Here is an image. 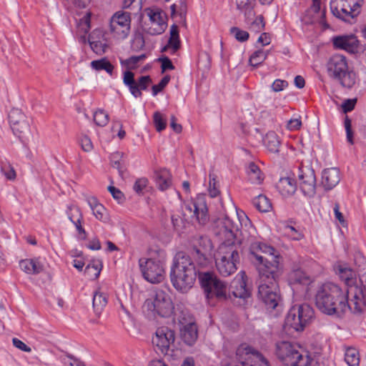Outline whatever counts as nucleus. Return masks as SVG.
Wrapping results in <instances>:
<instances>
[{
    "label": "nucleus",
    "instance_id": "1",
    "mask_svg": "<svg viewBox=\"0 0 366 366\" xmlns=\"http://www.w3.org/2000/svg\"><path fill=\"white\" fill-rule=\"evenodd\" d=\"M280 258L273 247L258 241L250 242L249 259L257 266L259 277L257 295L267 309H275L281 300L277 282L281 274Z\"/></svg>",
    "mask_w": 366,
    "mask_h": 366
},
{
    "label": "nucleus",
    "instance_id": "2",
    "mask_svg": "<svg viewBox=\"0 0 366 366\" xmlns=\"http://www.w3.org/2000/svg\"><path fill=\"white\" fill-rule=\"evenodd\" d=\"M349 290H344L339 285L327 282L323 284L315 295V305L322 313L341 318L347 310L354 314L352 298Z\"/></svg>",
    "mask_w": 366,
    "mask_h": 366
},
{
    "label": "nucleus",
    "instance_id": "3",
    "mask_svg": "<svg viewBox=\"0 0 366 366\" xmlns=\"http://www.w3.org/2000/svg\"><path fill=\"white\" fill-rule=\"evenodd\" d=\"M197 272L189 254L179 252L173 259L170 280L173 287L182 293L187 292L194 285Z\"/></svg>",
    "mask_w": 366,
    "mask_h": 366
},
{
    "label": "nucleus",
    "instance_id": "4",
    "mask_svg": "<svg viewBox=\"0 0 366 366\" xmlns=\"http://www.w3.org/2000/svg\"><path fill=\"white\" fill-rule=\"evenodd\" d=\"M214 259L219 273L228 277L237 270V264L240 262V246L228 239L219 246Z\"/></svg>",
    "mask_w": 366,
    "mask_h": 366
},
{
    "label": "nucleus",
    "instance_id": "5",
    "mask_svg": "<svg viewBox=\"0 0 366 366\" xmlns=\"http://www.w3.org/2000/svg\"><path fill=\"white\" fill-rule=\"evenodd\" d=\"M275 353L285 366H311L313 359L307 352L300 351L299 347L289 341L277 342Z\"/></svg>",
    "mask_w": 366,
    "mask_h": 366
},
{
    "label": "nucleus",
    "instance_id": "6",
    "mask_svg": "<svg viewBox=\"0 0 366 366\" xmlns=\"http://www.w3.org/2000/svg\"><path fill=\"white\" fill-rule=\"evenodd\" d=\"M330 76L337 80L342 86L351 89L355 84L356 75L349 70L346 57L341 54L332 56L327 64Z\"/></svg>",
    "mask_w": 366,
    "mask_h": 366
},
{
    "label": "nucleus",
    "instance_id": "7",
    "mask_svg": "<svg viewBox=\"0 0 366 366\" xmlns=\"http://www.w3.org/2000/svg\"><path fill=\"white\" fill-rule=\"evenodd\" d=\"M315 318V311L308 304H301L292 306L285 318L287 327L297 332L303 331Z\"/></svg>",
    "mask_w": 366,
    "mask_h": 366
},
{
    "label": "nucleus",
    "instance_id": "8",
    "mask_svg": "<svg viewBox=\"0 0 366 366\" xmlns=\"http://www.w3.org/2000/svg\"><path fill=\"white\" fill-rule=\"evenodd\" d=\"M198 278L207 299L213 297L219 300L227 299V285L219 279L214 272H199Z\"/></svg>",
    "mask_w": 366,
    "mask_h": 366
},
{
    "label": "nucleus",
    "instance_id": "9",
    "mask_svg": "<svg viewBox=\"0 0 366 366\" xmlns=\"http://www.w3.org/2000/svg\"><path fill=\"white\" fill-rule=\"evenodd\" d=\"M364 0H331V12L337 19L350 22L361 11Z\"/></svg>",
    "mask_w": 366,
    "mask_h": 366
},
{
    "label": "nucleus",
    "instance_id": "10",
    "mask_svg": "<svg viewBox=\"0 0 366 366\" xmlns=\"http://www.w3.org/2000/svg\"><path fill=\"white\" fill-rule=\"evenodd\" d=\"M184 219L196 220L199 224L204 225L209 221L208 208L205 194H199L190 202H185L183 207Z\"/></svg>",
    "mask_w": 366,
    "mask_h": 366
},
{
    "label": "nucleus",
    "instance_id": "11",
    "mask_svg": "<svg viewBox=\"0 0 366 366\" xmlns=\"http://www.w3.org/2000/svg\"><path fill=\"white\" fill-rule=\"evenodd\" d=\"M144 307L147 310L160 317L170 316L174 310V305L170 296L163 290H157L153 297L144 302Z\"/></svg>",
    "mask_w": 366,
    "mask_h": 366
},
{
    "label": "nucleus",
    "instance_id": "12",
    "mask_svg": "<svg viewBox=\"0 0 366 366\" xmlns=\"http://www.w3.org/2000/svg\"><path fill=\"white\" fill-rule=\"evenodd\" d=\"M355 315L362 314L366 309V271L359 274L356 283L350 288Z\"/></svg>",
    "mask_w": 366,
    "mask_h": 366
},
{
    "label": "nucleus",
    "instance_id": "13",
    "mask_svg": "<svg viewBox=\"0 0 366 366\" xmlns=\"http://www.w3.org/2000/svg\"><path fill=\"white\" fill-rule=\"evenodd\" d=\"M131 29V14L124 11L113 14L109 22V30L114 37L125 39Z\"/></svg>",
    "mask_w": 366,
    "mask_h": 366
},
{
    "label": "nucleus",
    "instance_id": "14",
    "mask_svg": "<svg viewBox=\"0 0 366 366\" xmlns=\"http://www.w3.org/2000/svg\"><path fill=\"white\" fill-rule=\"evenodd\" d=\"M139 267L144 278L151 283H159L164 279V263L154 259L139 261Z\"/></svg>",
    "mask_w": 366,
    "mask_h": 366
},
{
    "label": "nucleus",
    "instance_id": "15",
    "mask_svg": "<svg viewBox=\"0 0 366 366\" xmlns=\"http://www.w3.org/2000/svg\"><path fill=\"white\" fill-rule=\"evenodd\" d=\"M175 341V332L168 327H158L155 336L152 337V344L157 353L167 355Z\"/></svg>",
    "mask_w": 366,
    "mask_h": 366
},
{
    "label": "nucleus",
    "instance_id": "16",
    "mask_svg": "<svg viewBox=\"0 0 366 366\" xmlns=\"http://www.w3.org/2000/svg\"><path fill=\"white\" fill-rule=\"evenodd\" d=\"M8 118L14 134L19 138L25 137L30 132L29 119L21 109H12L9 113Z\"/></svg>",
    "mask_w": 366,
    "mask_h": 366
},
{
    "label": "nucleus",
    "instance_id": "17",
    "mask_svg": "<svg viewBox=\"0 0 366 366\" xmlns=\"http://www.w3.org/2000/svg\"><path fill=\"white\" fill-rule=\"evenodd\" d=\"M123 83L126 85L132 95L135 98L142 96V90H147L152 83L149 76H141L137 80L134 79V74L131 71L124 72Z\"/></svg>",
    "mask_w": 366,
    "mask_h": 366
},
{
    "label": "nucleus",
    "instance_id": "18",
    "mask_svg": "<svg viewBox=\"0 0 366 366\" xmlns=\"http://www.w3.org/2000/svg\"><path fill=\"white\" fill-rule=\"evenodd\" d=\"M212 244L206 237H200L198 245L193 247L192 255L200 267H206L211 262Z\"/></svg>",
    "mask_w": 366,
    "mask_h": 366
},
{
    "label": "nucleus",
    "instance_id": "19",
    "mask_svg": "<svg viewBox=\"0 0 366 366\" xmlns=\"http://www.w3.org/2000/svg\"><path fill=\"white\" fill-rule=\"evenodd\" d=\"M298 177L302 193L309 197H313L316 193V177L314 169L302 167L299 169Z\"/></svg>",
    "mask_w": 366,
    "mask_h": 366
},
{
    "label": "nucleus",
    "instance_id": "20",
    "mask_svg": "<svg viewBox=\"0 0 366 366\" xmlns=\"http://www.w3.org/2000/svg\"><path fill=\"white\" fill-rule=\"evenodd\" d=\"M325 10L321 9L320 0H312V4L308 8L301 18L305 24H313L318 23L325 28H329L325 22Z\"/></svg>",
    "mask_w": 366,
    "mask_h": 366
},
{
    "label": "nucleus",
    "instance_id": "21",
    "mask_svg": "<svg viewBox=\"0 0 366 366\" xmlns=\"http://www.w3.org/2000/svg\"><path fill=\"white\" fill-rule=\"evenodd\" d=\"M333 46L337 49L347 51L351 54L358 52L359 41L355 35H342L332 38Z\"/></svg>",
    "mask_w": 366,
    "mask_h": 366
},
{
    "label": "nucleus",
    "instance_id": "22",
    "mask_svg": "<svg viewBox=\"0 0 366 366\" xmlns=\"http://www.w3.org/2000/svg\"><path fill=\"white\" fill-rule=\"evenodd\" d=\"M259 353V351L244 343L237 348L236 359L242 366H250Z\"/></svg>",
    "mask_w": 366,
    "mask_h": 366
},
{
    "label": "nucleus",
    "instance_id": "23",
    "mask_svg": "<svg viewBox=\"0 0 366 366\" xmlns=\"http://www.w3.org/2000/svg\"><path fill=\"white\" fill-rule=\"evenodd\" d=\"M230 293H232L234 297L242 300L244 302L247 301V299L250 297V292L247 287L246 280L243 276L240 277H236L232 280L228 294L229 297H230Z\"/></svg>",
    "mask_w": 366,
    "mask_h": 366
},
{
    "label": "nucleus",
    "instance_id": "24",
    "mask_svg": "<svg viewBox=\"0 0 366 366\" xmlns=\"http://www.w3.org/2000/svg\"><path fill=\"white\" fill-rule=\"evenodd\" d=\"M334 270L347 286L345 290H349L357 282L356 274L351 268L346 264H337L334 266Z\"/></svg>",
    "mask_w": 366,
    "mask_h": 366
},
{
    "label": "nucleus",
    "instance_id": "25",
    "mask_svg": "<svg viewBox=\"0 0 366 366\" xmlns=\"http://www.w3.org/2000/svg\"><path fill=\"white\" fill-rule=\"evenodd\" d=\"M340 181V172L337 168L325 169L322 173V184L325 190L334 188Z\"/></svg>",
    "mask_w": 366,
    "mask_h": 366
},
{
    "label": "nucleus",
    "instance_id": "26",
    "mask_svg": "<svg viewBox=\"0 0 366 366\" xmlns=\"http://www.w3.org/2000/svg\"><path fill=\"white\" fill-rule=\"evenodd\" d=\"M182 340L188 345L195 343L198 337V328L194 322H189L180 330Z\"/></svg>",
    "mask_w": 366,
    "mask_h": 366
},
{
    "label": "nucleus",
    "instance_id": "27",
    "mask_svg": "<svg viewBox=\"0 0 366 366\" xmlns=\"http://www.w3.org/2000/svg\"><path fill=\"white\" fill-rule=\"evenodd\" d=\"M86 202L92 210L93 214L95 217L103 222H107L109 221V215L107 209L103 204H100L95 197H89L86 198Z\"/></svg>",
    "mask_w": 366,
    "mask_h": 366
},
{
    "label": "nucleus",
    "instance_id": "28",
    "mask_svg": "<svg viewBox=\"0 0 366 366\" xmlns=\"http://www.w3.org/2000/svg\"><path fill=\"white\" fill-rule=\"evenodd\" d=\"M154 179L157 187L161 191H165L172 185V175L167 169L156 171Z\"/></svg>",
    "mask_w": 366,
    "mask_h": 366
},
{
    "label": "nucleus",
    "instance_id": "29",
    "mask_svg": "<svg viewBox=\"0 0 366 366\" xmlns=\"http://www.w3.org/2000/svg\"><path fill=\"white\" fill-rule=\"evenodd\" d=\"M246 173L248 181L252 184H260L264 180V174L254 162L248 163L246 167Z\"/></svg>",
    "mask_w": 366,
    "mask_h": 366
},
{
    "label": "nucleus",
    "instance_id": "30",
    "mask_svg": "<svg viewBox=\"0 0 366 366\" xmlns=\"http://www.w3.org/2000/svg\"><path fill=\"white\" fill-rule=\"evenodd\" d=\"M276 187L282 195L285 197L295 194L297 189L295 179L290 177L280 178Z\"/></svg>",
    "mask_w": 366,
    "mask_h": 366
},
{
    "label": "nucleus",
    "instance_id": "31",
    "mask_svg": "<svg viewBox=\"0 0 366 366\" xmlns=\"http://www.w3.org/2000/svg\"><path fill=\"white\" fill-rule=\"evenodd\" d=\"M288 282L290 285H307L311 282L310 277L301 269L291 271L288 275Z\"/></svg>",
    "mask_w": 366,
    "mask_h": 366
},
{
    "label": "nucleus",
    "instance_id": "32",
    "mask_svg": "<svg viewBox=\"0 0 366 366\" xmlns=\"http://www.w3.org/2000/svg\"><path fill=\"white\" fill-rule=\"evenodd\" d=\"M265 147L272 153H278L281 144L280 140L277 134L274 132L267 133L263 139Z\"/></svg>",
    "mask_w": 366,
    "mask_h": 366
},
{
    "label": "nucleus",
    "instance_id": "33",
    "mask_svg": "<svg viewBox=\"0 0 366 366\" xmlns=\"http://www.w3.org/2000/svg\"><path fill=\"white\" fill-rule=\"evenodd\" d=\"M168 47H171L173 50V53L176 52L180 48V40L179 35L178 26L172 24L170 28V37L168 41V44L165 46L162 51L167 50Z\"/></svg>",
    "mask_w": 366,
    "mask_h": 366
},
{
    "label": "nucleus",
    "instance_id": "34",
    "mask_svg": "<svg viewBox=\"0 0 366 366\" xmlns=\"http://www.w3.org/2000/svg\"><path fill=\"white\" fill-rule=\"evenodd\" d=\"M92 304L94 312L99 315L107 304V295L102 292H96L93 296Z\"/></svg>",
    "mask_w": 366,
    "mask_h": 366
},
{
    "label": "nucleus",
    "instance_id": "35",
    "mask_svg": "<svg viewBox=\"0 0 366 366\" xmlns=\"http://www.w3.org/2000/svg\"><path fill=\"white\" fill-rule=\"evenodd\" d=\"M91 66L93 69L97 71L104 70L110 76H112L114 68L107 58L92 61L91 62Z\"/></svg>",
    "mask_w": 366,
    "mask_h": 366
},
{
    "label": "nucleus",
    "instance_id": "36",
    "mask_svg": "<svg viewBox=\"0 0 366 366\" xmlns=\"http://www.w3.org/2000/svg\"><path fill=\"white\" fill-rule=\"evenodd\" d=\"M253 205L260 212H267L272 208L270 200L264 195L259 194L252 201Z\"/></svg>",
    "mask_w": 366,
    "mask_h": 366
},
{
    "label": "nucleus",
    "instance_id": "37",
    "mask_svg": "<svg viewBox=\"0 0 366 366\" xmlns=\"http://www.w3.org/2000/svg\"><path fill=\"white\" fill-rule=\"evenodd\" d=\"M102 262L100 261H92L89 263L84 269V273L90 278L96 279L99 277L102 269Z\"/></svg>",
    "mask_w": 366,
    "mask_h": 366
},
{
    "label": "nucleus",
    "instance_id": "38",
    "mask_svg": "<svg viewBox=\"0 0 366 366\" xmlns=\"http://www.w3.org/2000/svg\"><path fill=\"white\" fill-rule=\"evenodd\" d=\"M1 172L9 180H14L16 174L12 165L7 160L0 162Z\"/></svg>",
    "mask_w": 366,
    "mask_h": 366
},
{
    "label": "nucleus",
    "instance_id": "39",
    "mask_svg": "<svg viewBox=\"0 0 366 366\" xmlns=\"http://www.w3.org/2000/svg\"><path fill=\"white\" fill-rule=\"evenodd\" d=\"M94 34H89L88 37V41L92 51L97 54H102L106 51V48L107 46L105 42H103L102 40H98L95 41Z\"/></svg>",
    "mask_w": 366,
    "mask_h": 366
},
{
    "label": "nucleus",
    "instance_id": "40",
    "mask_svg": "<svg viewBox=\"0 0 366 366\" xmlns=\"http://www.w3.org/2000/svg\"><path fill=\"white\" fill-rule=\"evenodd\" d=\"M267 54L268 51L262 49L254 51L249 59V64L254 67L258 66L267 59Z\"/></svg>",
    "mask_w": 366,
    "mask_h": 366
},
{
    "label": "nucleus",
    "instance_id": "41",
    "mask_svg": "<svg viewBox=\"0 0 366 366\" xmlns=\"http://www.w3.org/2000/svg\"><path fill=\"white\" fill-rule=\"evenodd\" d=\"M345 360L349 366H358L360 362L358 351L355 348H348L345 352Z\"/></svg>",
    "mask_w": 366,
    "mask_h": 366
},
{
    "label": "nucleus",
    "instance_id": "42",
    "mask_svg": "<svg viewBox=\"0 0 366 366\" xmlns=\"http://www.w3.org/2000/svg\"><path fill=\"white\" fill-rule=\"evenodd\" d=\"M66 212L69 219L71 222L79 219H84L83 214L80 208L76 205H69Z\"/></svg>",
    "mask_w": 366,
    "mask_h": 366
},
{
    "label": "nucleus",
    "instance_id": "43",
    "mask_svg": "<svg viewBox=\"0 0 366 366\" xmlns=\"http://www.w3.org/2000/svg\"><path fill=\"white\" fill-rule=\"evenodd\" d=\"M167 27V23L150 22L149 27L146 28V32L150 35L155 36L162 34Z\"/></svg>",
    "mask_w": 366,
    "mask_h": 366
},
{
    "label": "nucleus",
    "instance_id": "44",
    "mask_svg": "<svg viewBox=\"0 0 366 366\" xmlns=\"http://www.w3.org/2000/svg\"><path fill=\"white\" fill-rule=\"evenodd\" d=\"M109 119V114L103 109H98L94 114V121L97 126H106Z\"/></svg>",
    "mask_w": 366,
    "mask_h": 366
},
{
    "label": "nucleus",
    "instance_id": "45",
    "mask_svg": "<svg viewBox=\"0 0 366 366\" xmlns=\"http://www.w3.org/2000/svg\"><path fill=\"white\" fill-rule=\"evenodd\" d=\"M247 25L250 31L259 33L264 28L265 24L264 21V17L262 15H259Z\"/></svg>",
    "mask_w": 366,
    "mask_h": 366
},
{
    "label": "nucleus",
    "instance_id": "46",
    "mask_svg": "<svg viewBox=\"0 0 366 366\" xmlns=\"http://www.w3.org/2000/svg\"><path fill=\"white\" fill-rule=\"evenodd\" d=\"M187 11V6L186 0H179V4H177V13L179 19L177 21L179 24L186 25V15Z\"/></svg>",
    "mask_w": 366,
    "mask_h": 366
},
{
    "label": "nucleus",
    "instance_id": "47",
    "mask_svg": "<svg viewBox=\"0 0 366 366\" xmlns=\"http://www.w3.org/2000/svg\"><path fill=\"white\" fill-rule=\"evenodd\" d=\"M224 232L227 235L229 239L234 238V230L237 229V226L228 217H225L223 220Z\"/></svg>",
    "mask_w": 366,
    "mask_h": 366
},
{
    "label": "nucleus",
    "instance_id": "48",
    "mask_svg": "<svg viewBox=\"0 0 366 366\" xmlns=\"http://www.w3.org/2000/svg\"><path fill=\"white\" fill-rule=\"evenodd\" d=\"M230 34L239 42H244L248 40L249 34L247 31L233 26L230 29Z\"/></svg>",
    "mask_w": 366,
    "mask_h": 366
},
{
    "label": "nucleus",
    "instance_id": "49",
    "mask_svg": "<svg viewBox=\"0 0 366 366\" xmlns=\"http://www.w3.org/2000/svg\"><path fill=\"white\" fill-rule=\"evenodd\" d=\"M153 122L155 126V128L157 132H160L166 128L167 121L166 119L163 117V115L159 112H156L153 116Z\"/></svg>",
    "mask_w": 366,
    "mask_h": 366
},
{
    "label": "nucleus",
    "instance_id": "50",
    "mask_svg": "<svg viewBox=\"0 0 366 366\" xmlns=\"http://www.w3.org/2000/svg\"><path fill=\"white\" fill-rule=\"evenodd\" d=\"M147 13L148 16L149 17L150 22L166 23L162 11L159 9L154 10L148 9H147Z\"/></svg>",
    "mask_w": 366,
    "mask_h": 366
},
{
    "label": "nucleus",
    "instance_id": "51",
    "mask_svg": "<svg viewBox=\"0 0 366 366\" xmlns=\"http://www.w3.org/2000/svg\"><path fill=\"white\" fill-rule=\"evenodd\" d=\"M170 81V76H164L158 84L153 85L152 87V95L156 96L159 92H162Z\"/></svg>",
    "mask_w": 366,
    "mask_h": 366
},
{
    "label": "nucleus",
    "instance_id": "52",
    "mask_svg": "<svg viewBox=\"0 0 366 366\" xmlns=\"http://www.w3.org/2000/svg\"><path fill=\"white\" fill-rule=\"evenodd\" d=\"M285 234L289 236L292 239L300 240L303 238V234L300 232L296 228L291 225H287L285 227Z\"/></svg>",
    "mask_w": 366,
    "mask_h": 366
},
{
    "label": "nucleus",
    "instance_id": "53",
    "mask_svg": "<svg viewBox=\"0 0 366 366\" xmlns=\"http://www.w3.org/2000/svg\"><path fill=\"white\" fill-rule=\"evenodd\" d=\"M208 191L211 197H216L219 194V190L217 187V182L212 174H209Z\"/></svg>",
    "mask_w": 366,
    "mask_h": 366
},
{
    "label": "nucleus",
    "instance_id": "54",
    "mask_svg": "<svg viewBox=\"0 0 366 366\" xmlns=\"http://www.w3.org/2000/svg\"><path fill=\"white\" fill-rule=\"evenodd\" d=\"M84 219H79L75 222H72L73 224L76 227V230L78 234V237L80 239L84 240L87 238V233L83 227L82 223Z\"/></svg>",
    "mask_w": 366,
    "mask_h": 366
},
{
    "label": "nucleus",
    "instance_id": "55",
    "mask_svg": "<svg viewBox=\"0 0 366 366\" xmlns=\"http://www.w3.org/2000/svg\"><path fill=\"white\" fill-rule=\"evenodd\" d=\"M31 274H37L43 271L44 266L39 258L31 259Z\"/></svg>",
    "mask_w": 366,
    "mask_h": 366
},
{
    "label": "nucleus",
    "instance_id": "56",
    "mask_svg": "<svg viewBox=\"0 0 366 366\" xmlns=\"http://www.w3.org/2000/svg\"><path fill=\"white\" fill-rule=\"evenodd\" d=\"M147 184L148 179L147 178H139L134 182L133 189L136 193L139 194H142V192L147 187Z\"/></svg>",
    "mask_w": 366,
    "mask_h": 366
},
{
    "label": "nucleus",
    "instance_id": "57",
    "mask_svg": "<svg viewBox=\"0 0 366 366\" xmlns=\"http://www.w3.org/2000/svg\"><path fill=\"white\" fill-rule=\"evenodd\" d=\"M81 147L84 152H89L93 149V144L91 139L86 136L83 135L79 140Z\"/></svg>",
    "mask_w": 366,
    "mask_h": 366
},
{
    "label": "nucleus",
    "instance_id": "58",
    "mask_svg": "<svg viewBox=\"0 0 366 366\" xmlns=\"http://www.w3.org/2000/svg\"><path fill=\"white\" fill-rule=\"evenodd\" d=\"M146 57L145 54L139 56H132L125 61V64H127L131 69H134L137 64Z\"/></svg>",
    "mask_w": 366,
    "mask_h": 366
},
{
    "label": "nucleus",
    "instance_id": "59",
    "mask_svg": "<svg viewBox=\"0 0 366 366\" xmlns=\"http://www.w3.org/2000/svg\"><path fill=\"white\" fill-rule=\"evenodd\" d=\"M133 45L138 49H142L144 47L145 41L144 35L142 33L137 32L135 34L133 39Z\"/></svg>",
    "mask_w": 366,
    "mask_h": 366
},
{
    "label": "nucleus",
    "instance_id": "60",
    "mask_svg": "<svg viewBox=\"0 0 366 366\" xmlns=\"http://www.w3.org/2000/svg\"><path fill=\"white\" fill-rule=\"evenodd\" d=\"M287 86L288 82L287 81L277 79L272 84V89L275 92H278L282 91Z\"/></svg>",
    "mask_w": 366,
    "mask_h": 366
},
{
    "label": "nucleus",
    "instance_id": "61",
    "mask_svg": "<svg viewBox=\"0 0 366 366\" xmlns=\"http://www.w3.org/2000/svg\"><path fill=\"white\" fill-rule=\"evenodd\" d=\"M172 223L174 227V229L177 231L181 230L184 227V220L183 219L177 214L172 215Z\"/></svg>",
    "mask_w": 366,
    "mask_h": 366
},
{
    "label": "nucleus",
    "instance_id": "62",
    "mask_svg": "<svg viewBox=\"0 0 366 366\" xmlns=\"http://www.w3.org/2000/svg\"><path fill=\"white\" fill-rule=\"evenodd\" d=\"M244 14L245 17V23L246 24H249L252 20H254L257 16H255V12L253 8L251 6H249L242 10Z\"/></svg>",
    "mask_w": 366,
    "mask_h": 366
},
{
    "label": "nucleus",
    "instance_id": "63",
    "mask_svg": "<svg viewBox=\"0 0 366 366\" xmlns=\"http://www.w3.org/2000/svg\"><path fill=\"white\" fill-rule=\"evenodd\" d=\"M159 61L162 62L161 68L162 72H164L167 69L172 70L174 69V66L169 57L164 56L159 58Z\"/></svg>",
    "mask_w": 366,
    "mask_h": 366
},
{
    "label": "nucleus",
    "instance_id": "64",
    "mask_svg": "<svg viewBox=\"0 0 366 366\" xmlns=\"http://www.w3.org/2000/svg\"><path fill=\"white\" fill-rule=\"evenodd\" d=\"M250 366H270L267 359L259 352Z\"/></svg>",
    "mask_w": 366,
    "mask_h": 366
}]
</instances>
